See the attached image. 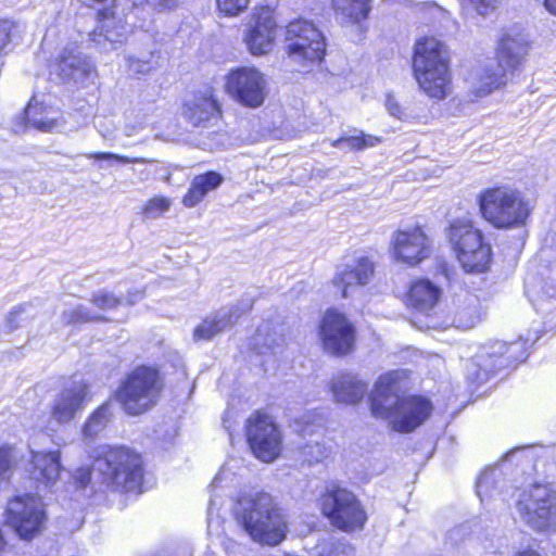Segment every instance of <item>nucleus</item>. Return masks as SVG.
<instances>
[{
    "instance_id": "13",
    "label": "nucleus",
    "mask_w": 556,
    "mask_h": 556,
    "mask_svg": "<svg viewBox=\"0 0 556 556\" xmlns=\"http://www.w3.org/2000/svg\"><path fill=\"white\" fill-rule=\"evenodd\" d=\"M245 437L252 453L264 463L274 462L281 453L282 438L271 417L263 412H255L248 420Z\"/></svg>"
},
{
    "instance_id": "25",
    "label": "nucleus",
    "mask_w": 556,
    "mask_h": 556,
    "mask_svg": "<svg viewBox=\"0 0 556 556\" xmlns=\"http://www.w3.org/2000/svg\"><path fill=\"white\" fill-rule=\"evenodd\" d=\"M223 181V175L216 170H207L195 175L181 198L182 205L188 208L195 207L211 191L216 190Z\"/></svg>"
},
{
    "instance_id": "31",
    "label": "nucleus",
    "mask_w": 556,
    "mask_h": 556,
    "mask_svg": "<svg viewBox=\"0 0 556 556\" xmlns=\"http://www.w3.org/2000/svg\"><path fill=\"white\" fill-rule=\"evenodd\" d=\"M229 320L225 316H206L193 329L192 337L195 342L212 340L228 326Z\"/></svg>"
},
{
    "instance_id": "44",
    "label": "nucleus",
    "mask_w": 556,
    "mask_h": 556,
    "mask_svg": "<svg viewBox=\"0 0 556 556\" xmlns=\"http://www.w3.org/2000/svg\"><path fill=\"white\" fill-rule=\"evenodd\" d=\"M384 106L389 114L397 118L399 121L412 122V119L414 118L413 115L401 105V103L395 99L393 94L389 93L386 96Z\"/></svg>"
},
{
    "instance_id": "21",
    "label": "nucleus",
    "mask_w": 556,
    "mask_h": 556,
    "mask_svg": "<svg viewBox=\"0 0 556 556\" xmlns=\"http://www.w3.org/2000/svg\"><path fill=\"white\" fill-rule=\"evenodd\" d=\"M529 40L519 31L506 30L497 40L496 62L506 71L517 70L529 52Z\"/></svg>"
},
{
    "instance_id": "48",
    "label": "nucleus",
    "mask_w": 556,
    "mask_h": 556,
    "mask_svg": "<svg viewBox=\"0 0 556 556\" xmlns=\"http://www.w3.org/2000/svg\"><path fill=\"white\" fill-rule=\"evenodd\" d=\"M331 556H354V548L345 543H337L332 546Z\"/></svg>"
},
{
    "instance_id": "38",
    "label": "nucleus",
    "mask_w": 556,
    "mask_h": 556,
    "mask_svg": "<svg viewBox=\"0 0 556 556\" xmlns=\"http://www.w3.org/2000/svg\"><path fill=\"white\" fill-rule=\"evenodd\" d=\"M498 0H463L462 9L466 17L486 16L495 10Z\"/></svg>"
},
{
    "instance_id": "18",
    "label": "nucleus",
    "mask_w": 556,
    "mask_h": 556,
    "mask_svg": "<svg viewBox=\"0 0 556 556\" xmlns=\"http://www.w3.org/2000/svg\"><path fill=\"white\" fill-rule=\"evenodd\" d=\"M88 8H97L96 26L90 37L96 41H117L124 35L125 23L117 16L118 0H86Z\"/></svg>"
},
{
    "instance_id": "3",
    "label": "nucleus",
    "mask_w": 556,
    "mask_h": 556,
    "mask_svg": "<svg viewBox=\"0 0 556 556\" xmlns=\"http://www.w3.org/2000/svg\"><path fill=\"white\" fill-rule=\"evenodd\" d=\"M413 71L419 88L437 100L451 92L450 53L447 47L434 37H421L414 47Z\"/></svg>"
},
{
    "instance_id": "45",
    "label": "nucleus",
    "mask_w": 556,
    "mask_h": 556,
    "mask_svg": "<svg viewBox=\"0 0 556 556\" xmlns=\"http://www.w3.org/2000/svg\"><path fill=\"white\" fill-rule=\"evenodd\" d=\"M87 157L93 161H116L118 163L127 164V163H144L143 157H128L125 155H119L113 152H90L87 154Z\"/></svg>"
},
{
    "instance_id": "2",
    "label": "nucleus",
    "mask_w": 556,
    "mask_h": 556,
    "mask_svg": "<svg viewBox=\"0 0 556 556\" xmlns=\"http://www.w3.org/2000/svg\"><path fill=\"white\" fill-rule=\"evenodd\" d=\"M405 374L392 370L381 375L375 384L370 397L374 416L389 421L397 432H413L431 415V401L421 395L400 396L401 382Z\"/></svg>"
},
{
    "instance_id": "11",
    "label": "nucleus",
    "mask_w": 556,
    "mask_h": 556,
    "mask_svg": "<svg viewBox=\"0 0 556 556\" xmlns=\"http://www.w3.org/2000/svg\"><path fill=\"white\" fill-rule=\"evenodd\" d=\"M321 508L331 525L340 530H359L367 521V515L359 501L345 489L326 493L321 500Z\"/></svg>"
},
{
    "instance_id": "33",
    "label": "nucleus",
    "mask_w": 556,
    "mask_h": 556,
    "mask_svg": "<svg viewBox=\"0 0 556 556\" xmlns=\"http://www.w3.org/2000/svg\"><path fill=\"white\" fill-rule=\"evenodd\" d=\"M382 139L381 137L372 136V135H366L363 131H358L356 135L353 136H342L336 140L330 141L331 147L333 148H341L343 144L346 146V148L350 151H362L367 148H374L381 143Z\"/></svg>"
},
{
    "instance_id": "41",
    "label": "nucleus",
    "mask_w": 556,
    "mask_h": 556,
    "mask_svg": "<svg viewBox=\"0 0 556 556\" xmlns=\"http://www.w3.org/2000/svg\"><path fill=\"white\" fill-rule=\"evenodd\" d=\"M225 91L235 100L243 103V67H238L228 73Z\"/></svg>"
},
{
    "instance_id": "23",
    "label": "nucleus",
    "mask_w": 556,
    "mask_h": 556,
    "mask_svg": "<svg viewBox=\"0 0 556 556\" xmlns=\"http://www.w3.org/2000/svg\"><path fill=\"white\" fill-rule=\"evenodd\" d=\"M61 110L45 102H29L21 116L25 128L33 127L39 131L49 132L59 123Z\"/></svg>"
},
{
    "instance_id": "15",
    "label": "nucleus",
    "mask_w": 556,
    "mask_h": 556,
    "mask_svg": "<svg viewBox=\"0 0 556 556\" xmlns=\"http://www.w3.org/2000/svg\"><path fill=\"white\" fill-rule=\"evenodd\" d=\"M90 388L85 381L64 386L50 406V418L60 425L71 422L90 401Z\"/></svg>"
},
{
    "instance_id": "42",
    "label": "nucleus",
    "mask_w": 556,
    "mask_h": 556,
    "mask_svg": "<svg viewBox=\"0 0 556 556\" xmlns=\"http://www.w3.org/2000/svg\"><path fill=\"white\" fill-rule=\"evenodd\" d=\"M496 478V469H488L481 473L477 482V494L481 501L492 495L493 490L498 483Z\"/></svg>"
},
{
    "instance_id": "34",
    "label": "nucleus",
    "mask_w": 556,
    "mask_h": 556,
    "mask_svg": "<svg viewBox=\"0 0 556 556\" xmlns=\"http://www.w3.org/2000/svg\"><path fill=\"white\" fill-rule=\"evenodd\" d=\"M523 346L522 342H515L510 344H506L503 342H495L489 349L484 348L483 352L479 356L480 359L484 358V356L489 357H504V361L500 362V366L508 365L511 362L520 361L519 358H514V353L516 351L521 350Z\"/></svg>"
},
{
    "instance_id": "29",
    "label": "nucleus",
    "mask_w": 556,
    "mask_h": 556,
    "mask_svg": "<svg viewBox=\"0 0 556 556\" xmlns=\"http://www.w3.org/2000/svg\"><path fill=\"white\" fill-rule=\"evenodd\" d=\"M269 91L268 78L255 67H245V106H261Z\"/></svg>"
},
{
    "instance_id": "40",
    "label": "nucleus",
    "mask_w": 556,
    "mask_h": 556,
    "mask_svg": "<svg viewBox=\"0 0 556 556\" xmlns=\"http://www.w3.org/2000/svg\"><path fill=\"white\" fill-rule=\"evenodd\" d=\"M170 205L172 200L168 197L162 194L154 195L143 203L141 214L148 218H154L168 211Z\"/></svg>"
},
{
    "instance_id": "4",
    "label": "nucleus",
    "mask_w": 556,
    "mask_h": 556,
    "mask_svg": "<svg viewBox=\"0 0 556 556\" xmlns=\"http://www.w3.org/2000/svg\"><path fill=\"white\" fill-rule=\"evenodd\" d=\"M165 387L164 377L155 365H137L126 372L113 397L128 416H140L159 402Z\"/></svg>"
},
{
    "instance_id": "36",
    "label": "nucleus",
    "mask_w": 556,
    "mask_h": 556,
    "mask_svg": "<svg viewBox=\"0 0 556 556\" xmlns=\"http://www.w3.org/2000/svg\"><path fill=\"white\" fill-rule=\"evenodd\" d=\"M62 318L65 326L109 321V318L105 317L104 315L92 314L83 305L76 306L67 312H64Z\"/></svg>"
},
{
    "instance_id": "35",
    "label": "nucleus",
    "mask_w": 556,
    "mask_h": 556,
    "mask_svg": "<svg viewBox=\"0 0 556 556\" xmlns=\"http://www.w3.org/2000/svg\"><path fill=\"white\" fill-rule=\"evenodd\" d=\"M480 320L481 316L478 312L477 301L475 298L470 296L466 306L457 307L453 323L457 328L470 329Z\"/></svg>"
},
{
    "instance_id": "49",
    "label": "nucleus",
    "mask_w": 556,
    "mask_h": 556,
    "mask_svg": "<svg viewBox=\"0 0 556 556\" xmlns=\"http://www.w3.org/2000/svg\"><path fill=\"white\" fill-rule=\"evenodd\" d=\"M233 419H235V412H232V409H227L225 412V415L223 417V424H224V427L230 431V428H231V425L233 422Z\"/></svg>"
},
{
    "instance_id": "30",
    "label": "nucleus",
    "mask_w": 556,
    "mask_h": 556,
    "mask_svg": "<svg viewBox=\"0 0 556 556\" xmlns=\"http://www.w3.org/2000/svg\"><path fill=\"white\" fill-rule=\"evenodd\" d=\"M331 5L343 24H358L370 12V0H331Z\"/></svg>"
},
{
    "instance_id": "26",
    "label": "nucleus",
    "mask_w": 556,
    "mask_h": 556,
    "mask_svg": "<svg viewBox=\"0 0 556 556\" xmlns=\"http://www.w3.org/2000/svg\"><path fill=\"white\" fill-rule=\"evenodd\" d=\"M52 73L61 80H70L88 73V63L79 52L65 48L50 64Z\"/></svg>"
},
{
    "instance_id": "7",
    "label": "nucleus",
    "mask_w": 556,
    "mask_h": 556,
    "mask_svg": "<svg viewBox=\"0 0 556 556\" xmlns=\"http://www.w3.org/2000/svg\"><path fill=\"white\" fill-rule=\"evenodd\" d=\"M448 243L467 273L489 269L492 249L483 241L482 231L467 216L453 219L446 228Z\"/></svg>"
},
{
    "instance_id": "37",
    "label": "nucleus",
    "mask_w": 556,
    "mask_h": 556,
    "mask_svg": "<svg viewBox=\"0 0 556 556\" xmlns=\"http://www.w3.org/2000/svg\"><path fill=\"white\" fill-rule=\"evenodd\" d=\"M89 302L100 311H114L123 304V298L108 290H98L92 293Z\"/></svg>"
},
{
    "instance_id": "17",
    "label": "nucleus",
    "mask_w": 556,
    "mask_h": 556,
    "mask_svg": "<svg viewBox=\"0 0 556 556\" xmlns=\"http://www.w3.org/2000/svg\"><path fill=\"white\" fill-rule=\"evenodd\" d=\"M184 118L197 128H207L223 117L222 108L212 87L193 93L191 100L182 103Z\"/></svg>"
},
{
    "instance_id": "50",
    "label": "nucleus",
    "mask_w": 556,
    "mask_h": 556,
    "mask_svg": "<svg viewBox=\"0 0 556 556\" xmlns=\"http://www.w3.org/2000/svg\"><path fill=\"white\" fill-rule=\"evenodd\" d=\"M421 9L429 11L432 16H435L437 14H441L443 12L442 9L435 3H425L422 4Z\"/></svg>"
},
{
    "instance_id": "32",
    "label": "nucleus",
    "mask_w": 556,
    "mask_h": 556,
    "mask_svg": "<svg viewBox=\"0 0 556 556\" xmlns=\"http://www.w3.org/2000/svg\"><path fill=\"white\" fill-rule=\"evenodd\" d=\"M111 416V405L109 402L99 405L85 421L83 426L84 435L88 438L98 435V433L106 428Z\"/></svg>"
},
{
    "instance_id": "55",
    "label": "nucleus",
    "mask_w": 556,
    "mask_h": 556,
    "mask_svg": "<svg viewBox=\"0 0 556 556\" xmlns=\"http://www.w3.org/2000/svg\"><path fill=\"white\" fill-rule=\"evenodd\" d=\"M258 139H260V137H258V136H257V137H254V138H253V141H257Z\"/></svg>"
},
{
    "instance_id": "54",
    "label": "nucleus",
    "mask_w": 556,
    "mask_h": 556,
    "mask_svg": "<svg viewBox=\"0 0 556 556\" xmlns=\"http://www.w3.org/2000/svg\"><path fill=\"white\" fill-rule=\"evenodd\" d=\"M516 556H541V555L534 551H525V552L518 553Z\"/></svg>"
},
{
    "instance_id": "52",
    "label": "nucleus",
    "mask_w": 556,
    "mask_h": 556,
    "mask_svg": "<svg viewBox=\"0 0 556 556\" xmlns=\"http://www.w3.org/2000/svg\"><path fill=\"white\" fill-rule=\"evenodd\" d=\"M8 545L7 539L2 532V529L0 528V553L5 549Z\"/></svg>"
},
{
    "instance_id": "39",
    "label": "nucleus",
    "mask_w": 556,
    "mask_h": 556,
    "mask_svg": "<svg viewBox=\"0 0 556 556\" xmlns=\"http://www.w3.org/2000/svg\"><path fill=\"white\" fill-rule=\"evenodd\" d=\"M20 35L17 22L9 17H0V54L7 53V48L14 42Z\"/></svg>"
},
{
    "instance_id": "53",
    "label": "nucleus",
    "mask_w": 556,
    "mask_h": 556,
    "mask_svg": "<svg viewBox=\"0 0 556 556\" xmlns=\"http://www.w3.org/2000/svg\"><path fill=\"white\" fill-rule=\"evenodd\" d=\"M484 366V371H488L489 370V366L488 364H483ZM493 368H490V370H492ZM486 376V372L483 374V377L481 376V372H478L477 377H476V381H482L484 379V377Z\"/></svg>"
},
{
    "instance_id": "10",
    "label": "nucleus",
    "mask_w": 556,
    "mask_h": 556,
    "mask_svg": "<svg viewBox=\"0 0 556 556\" xmlns=\"http://www.w3.org/2000/svg\"><path fill=\"white\" fill-rule=\"evenodd\" d=\"M8 505L5 521L20 540L30 542L43 532L48 517L40 496L33 493L14 495Z\"/></svg>"
},
{
    "instance_id": "9",
    "label": "nucleus",
    "mask_w": 556,
    "mask_h": 556,
    "mask_svg": "<svg viewBox=\"0 0 556 556\" xmlns=\"http://www.w3.org/2000/svg\"><path fill=\"white\" fill-rule=\"evenodd\" d=\"M285 51L290 63L307 70L324 59L326 40L313 22L296 18L286 26Z\"/></svg>"
},
{
    "instance_id": "22",
    "label": "nucleus",
    "mask_w": 556,
    "mask_h": 556,
    "mask_svg": "<svg viewBox=\"0 0 556 556\" xmlns=\"http://www.w3.org/2000/svg\"><path fill=\"white\" fill-rule=\"evenodd\" d=\"M507 72L497 62L484 61L473 65L466 79L471 91L482 97L503 86Z\"/></svg>"
},
{
    "instance_id": "5",
    "label": "nucleus",
    "mask_w": 556,
    "mask_h": 556,
    "mask_svg": "<svg viewBox=\"0 0 556 556\" xmlns=\"http://www.w3.org/2000/svg\"><path fill=\"white\" fill-rule=\"evenodd\" d=\"M288 531L287 516L270 494L255 492L249 495V506L245 507V532L254 542L276 546L285 541Z\"/></svg>"
},
{
    "instance_id": "51",
    "label": "nucleus",
    "mask_w": 556,
    "mask_h": 556,
    "mask_svg": "<svg viewBox=\"0 0 556 556\" xmlns=\"http://www.w3.org/2000/svg\"><path fill=\"white\" fill-rule=\"evenodd\" d=\"M546 9L554 15H556V0H545Z\"/></svg>"
},
{
    "instance_id": "46",
    "label": "nucleus",
    "mask_w": 556,
    "mask_h": 556,
    "mask_svg": "<svg viewBox=\"0 0 556 556\" xmlns=\"http://www.w3.org/2000/svg\"><path fill=\"white\" fill-rule=\"evenodd\" d=\"M303 454L309 463L321 462L329 455V448L318 442L306 444L303 448Z\"/></svg>"
},
{
    "instance_id": "24",
    "label": "nucleus",
    "mask_w": 556,
    "mask_h": 556,
    "mask_svg": "<svg viewBox=\"0 0 556 556\" xmlns=\"http://www.w3.org/2000/svg\"><path fill=\"white\" fill-rule=\"evenodd\" d=\"M368 384L351 372H341L330 381V391L336 402L356 404L367 393Z\"/></svg>"
},
{
    "instance_id": "27",
    "label": "nucleus",
    "mask_w": 556,
    "mask_h": 556,
    "mask_svg": "<svg viewBox=\"0 0 556 556\" xmlns=\"http://www.w3.org/2000/svg\"><path fill=\"white\" fill-rule=\"evenodd\" d=\"M442 290L429 279H418L412 282L407 302L408 305L421 313L430 312L439 302Z\"/></svg>"
},
{
    "instance_id": "28",
    "label": "nucleus",
    "mask_w": 556,
    "mask_h": 556,
    "mask_svg": "<svg viewBox=\"0 0 556 556\" xmlns=\"http://www.w3.org/2000/svg\"><path fill=\"white\" fill-rule=\"evenodd\" d=\"M253 349L258 354L277 353L286 344V336L281 326L264 321L252 339Z\"/></svg>"
},
{
    "instance_id": "43",
    "label": "nucleus",
    "mask_w": 556,
    "mask_h": 556,
    "mask_svg": "<svg viewBox=\"0 0 556 556\" xmlns=\"http://www.w3.org/2000/svg\"><path fill=\"white\" fill-rule=\"evenodd\" d=\"M134 8L150 7L154 12L170 11L178 7L179 0H129Z\"/></svg>"
},
{
    "instance_id": "16",
    "label": "nucleus",
    "mask_w": 556,
    "mask_h": 556,
    "mask_svg": "<svg viewBox=\"0 0 556 556\" xmlns=\"http://www.w3.org/2000/svg\"><path fill=\"white\" fill-rule=\"evenodd\" d=\"M375 263L368 256H358L339 267L333 276V286L343 298L355 294L374 278Z\"/></svg>"
},
{
    "instance_id": "14",
    "label": "nucleus",
    "mask_w": 556,
    "mask_h": 556,
    "mask_svg": "<svg viewBox=\"0 0 556 556\" xmlns=\"http://www.w3.org/2000/svg\"><path fill=\"white\" fill-rule=\"evenodd\" d=\"M318 338L325 352L346 355L354 349L355 329L344 314L329 309L319 321Z\"/></svg>"
},
{
    "instance_id": "12",
    "label": "nucleus",
    "mask_w": 556,
    "mask_h": 556,
    "mask_svg": "<svg viewBox=\"0 0 556 556\" xmlns=\"http://www.w3.org/2000/svg\"><path fill=\"white\" fill-rule=\"evenodd\" d=\"M389 249L395 262L414 267L430 256L431 240L420 225H403L391 235Z\"/></svg>"
},
{
    "instance_id": "1",
    "label": "nucleus",
    "mask_w": 556,
    "mask_h": 556,
    "mask_svg": "<svg viewBox=\"0 0 556 556\" xmlns=\"http://www.w3.org/2000/svg\"><path fill=\"white\" fill-rule=\"evenodd\" d=\"M88 457L90 466H80L72 475L76 489L96 483L106 491L123 495H140L146 485V464L142 455L125 445H100Z\"/></svg>"
},
{
    "instance_id": "19",
    "label": "nucleus",
    "mask_w": 556,
    "mask_h": 556,
    "mask_svg": "<svg viewBox=\"0 0 556 556\" xmlns=\"http://www.w3.org/2000/svg\"><path fill=\"white\" fill-rule=\"evenodd\" d=\"M28 464V477L43 486L54 485L64 469L60 450L30 451Z\"/></svg>"
},
{
    "instance_id": "8",
    "label": "nucleus",
    "mask_w": 556,
    "mask_h": 556,
    "mask_svg": "<svg viewBox=\"0 0 556 556\" xmlns=\"http://www.w3.org/2000/svg\"><path fill=\"white\" fill-rule=\"evenodd\" d=\"M515 509L530 529L541 533L556 532V492L549 484L533 483L519 489Z\"/></svg>"
},
{
    "instance_id": "47",
    "label": "nucleus",
    "mask_w": 556,
    "mask_h": 556,
    "mask_svg": "<svg viewBox=\"0 0 556 556\" xmlns=\"http://www.w3.org/2000/svg\"><path fill=\"white\" fill-rule=\"evenodd\" d=\"M217 9L225 16H235L243 10V4L241 0H217Z\"/></svg>"
},
{
    "instance_id": "20",
    "label": "nucleus",
    "mask_w": 556,
    "mask_h": 556,
    "mask_svg": "<svg viewBox=\"0 0 556 556\" xmlns=\"http://www.w3.org/2000/svg\"><path fill=\"white\" fill-rule=\"evenodd\" d=\"M253 24L245 43L253 55L268 53L274 43L276 22L268 7H261L253 15Z\"/></svg>"
},
{
    "instance_id": "6",
    "label": "nucleus",
    "mask_w": 556,
    "mask_h": 556,
    "mask_svg": "<svg viewBox=\"0 0 556 556\" xmlns=\"http://www.w3.org/2000/svg\"><path fill=\"white\" fill-rule=\"evenodd\" d=\"M479 208L482 217L498 229L525 226L532 212L522 193L509 186L485 189L479 195Z\"/></svg>"
}]
</instances>
